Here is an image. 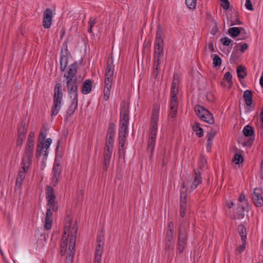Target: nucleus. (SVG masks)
<instances>
[{
    "label": "nucleus",
    "mask_w": 263,
    "mask_h": 263,
    "mask_svg": "<svg viewBox=\"0 0 263 263\" xmlns=\"http://www.w3.org/2000/svg\"><path fill=\"white\" fill-rule=\"evenodd\" d=\"M248 47V46L246 43L240 44V50L242 53L244 52L245 50L247 49Z\"/></svg>",
    "instance_id": "nucleus-54"
},
{
    "label": "nucleus",
    "mask_w": 263,
    "mask_h": 263,
    "mask_svg": "<svg viewBox=\"0 0 263 263\" xmlns=\"http://www.w3.org/2000/svg\"><path fill=\"white\" fill-rule=\"evenodd\" d=\"M61 171L60 163L55 162L52 168L53 175L51 182L52 185L56 186L58 184Z\"/></svg>",
    "instance_id": "nucleus-14"
},
{
    "label": "nucleus",
    "mask_w": 263,
    "mask_h": 263,
    "mask_svg": "<svg viewBox=\"0 0 263 263\" xmlns=\"http://www.w3.org/2000/svg\"><path fill=\"white\" fill-rule=\"evenodd\" d=\"M252 92L251 90H246L244 91L243 98L248 106H250L252 103Z\"/></svg>",
    "instance_id": "nucleus-26"
},
{
    "label": "nucleus",
    "mask_w": 263,
    "mask_h": 263,
    "mask_svg": "<svg viewBox=\"0 0 263 263\" xmlns=\"http://www.w3.org/2000/svg\"><path fill=\"white\" fill-rule=\"evenodd\" d=\"M52 213L49 209H47L45 220L44 227L47 230H50L52 225Z\"/></svg>",
    "instance_id": "nucleus-20"
},
{
    "label": "nucleus",
    "mask_w": 263,
    "mask_h": 263,
    "mask_svg": "<svg viewBox=\"0 0 263 263\" xmlns=\"http://www.w3.org/2000/svg\"><path fill=\"white\" fill-rule=\"evenodd\" d=\"M63 92L60 84L55 85L53 90V105L51 107L52 116H57L60 112L63 105Z\"/></svg>",
    "instance_id": "nucleus-5"
},
{
    "label": "nucleus",
    "mask_w": 263,
    "mask_h": 263,
    "mask_svg": "<svg viewBox=\"0 0 263 263\" xmlns=\"http://www.w3.org/2000/svg\"><path fill=\"white\" fill-rule=\"evenodd\" d=\"M235 204H236L237 209L244 210L248 205L247 198H237L236 202L235 201H233L230 203L228 202L227 205L229 208H230Z\"/></svg>",
    "instance_id": "nucleus-18"
},
{
    "label": "nucleus",
    "mask_w": 263,
    "mask_h": 263,
    "mask_svg": "<svg viewBox=\"0 0 263 263\" xmlns=\"http://www.w3.org/2000/svg\"><path fill=\"white\" fill-rule=\"evenodd\" d=\"M242 139V138H241L239 140V142L240 143H241L243 146H246V144L245 143H243V142H241V140Z\"/></svg>",
    "instance_id": "nucleus-64"
},
{
    "label": "nucleus",
    "mask_w": 263,
    "mask_h": 263,
    "mask_svg": "<svg viewBox=\"0 0 263 263\" xmlns=\"http://www.w3.org/2000/svg\"><path fill=\"white\" fill-rule=\"evenodd\" d=\"M129 124V107L125 104H122L120 110V128L128 130Z\"/></svg>",
    "instance_id": "nucleus-10"
},
{
    "label": "nucleus",
    "mask_w": 263,
    "mask_h": 263,
    "mask_svg": "<svg viewBox=\"0 0 263 263\" xmlns=\"http://www.w3.org/2000/svg\"><path fill=\"white\" fill-rule=\"evenodd\" d=\"M92 83L89 79L86 80L82 84V92L84 95L88 94L91 90Z\"/></svg>",
    "instance_id": "nucleus-24"
},
{
    "label": "nucleus",
    "mask_w": 263,
    "mask_h": 263,
    "mask_svg": "<svg viewBox=\"0 0 263 263\" xmlns=\"http://www.w3.org/2000/svg\"><path fill=\"white\" fill-rule=\"evenodd\" d=\"M34 142L27 141L24 153L23 155L21 161L31 163L33 156Z\"/></svg>",
    "instance_id": "nucleus-12"
},
{
    "label": "nucleus",
    "mask_w": 263,
    "mask_h": 263,
    "mask_svg": "<svg viewBox=\"0 0 263 263\" xmlns=\"http://www.w3.org/2000/svg\"><path fill=\"white\" fill-rule=\"evenodd\" d=\"M259 83L261 86L263 88V76H262L260 78Z\"/></svg>",
    "instance_id": "nucleus-63"
},
{
    "label": "nucleus",
    "mask_w": 263,
    "mask_h": 263,
    "mask_svg": "<svg viewBox=\"0 0 263 263\" xmlns=\"http://www.w3.org/2000/svg\"><path fill=\"white\" fill-rule=\"evenodd\" d=\"M232 79V76L231 73L230 72H227L224 75L223 81L222 82V85L227 88H231L233 85Z\"/></svg>",
    "instance_id": "nucleus-22"
},
{
    "label": "nucleus",
    "mask_w": 263,
    "mask_h": 263,
    "mask_svg": "<svg viewBox=\"0 0 263 263\" xmlns=\"http://www.w3.org/2000/svg\"><path fill=\"white\" fill-rule=\"evenodd\" d=\"M205 97L207 101L209 102H214L215 100V95L212 91L207 92Z\"/></svg>",
    "instance_id": "nucleus-42"
},
{
    "label": "nucleus",
    "mask_w": 263,
    "mask_h": 263,
    "mask_svg": "<svg viewBox=\"0 0 263 263\" xmlns=\"http://www.w3.org/2000/svg\"><path fill=\"white\" fill-rule=\"evenodd\" d=\"M47 133L46 131H41L40 134V137L42 139L41 141H45V138L46 137Z\"/></svg>",
    "instance_id": "nucleus-58"
},
{
    "label": "nucleus",
    "mask_w": 263,
    "mask_h": 263,
    "mask_svg": "<svg viewBox=\"0 0 263 263\" xmlns=\"http://www.w3.org/2000/svg\"><path fill=\"white\" fill-rule=\"evenodd\" d=\"M180 215L182 218H183L185 215V210H180Z\"/></svg>",
    "instance_id": "nucleus-61"
},
{
    "label": "nucleus",
    "mask_w": 263,
    "mask_h": 263,
    "mask_svg": "<svg viewBox=\"0 0 263 263\" xmlns=\"http://www.w3.org/2000/svg\"><path fill=\"white\" fill-rule=\"evenodd\" d=\"M178 93V88H171V98H177Z\"/></svg>",
    "instance_id": "nucleus-51"
},
{
    "label": "nucleus",
    "mask_w": 263,
    "mask_h": 263,
    "mask_svg": "<svg viewBox=\"0 0 263 263\" xmlns=\"http://www.w3.org/2000/svg\"><path fill=\"white\" fill-rule=\"evenodd\" d=\"M192 129L196 135L199 137H202L203 136V130L200 126L198 123H194L192 125Z\"/></svg>",
    "instance_id": "nucleus-29"
},
{
    "label": "nucleus",
    "mask_w": 263,
    "mask_h": 263,
    "mask_svg": "<svg viewBox=\"0 0 263 263\" xmlns=\"http://www.w3.org/2000/svg\"><path fill=\"white\" fill-rule=\"evenodd\" d=\"M228 32H229V33L230 34V35L232 37H235L239 35V34L240 32V30L239 28L234 27H232V28H230L229 29Z\"/></svg>",
    "instance_id": "nucleus-33"
},
{
    "label": "nucleus",
    "mask_w": 263,
    "mask_h": 263,
    "mask_svg": "<svg viewBox=\"0 0 263 263\" xmlns=\"http://www.w3.org/2000/svg\"><path fill=\"white\" fill-rule=\"evenodd\" d=\"M46 197H54L52 187L47 186L46 187Z\"/></svg>",
    "instance_id": "nucleus-44"
},
{
    "label": "nucleus",
    "mask_w": 263,
    "mask_h": 263,
    "mask_svg": "<svg viewBox=\"0 0 263 263\" xmlns=\"http://www.w3.org/2000/svg\"><path fill=\"white\" fill-rule=\"evenodd\" d=\"M34 137H35V133H34V132H30L29 134V136H28L27 141L28 142H34Z\"/></svg>",
    "instance_id": "nucleus-52"
},
{
    "label": "nucleus",
    "mask_w": 263,
    "mask_h": 263,
    "mask_svg": "<svg viewBox=\"0 0 263 263\" xmlns=\"http://www.w3.org/2000/svg\"><path fill=\"white\" fill-rule=\"evenodd\" d=\"M165 249L166 251L171 252L174 250V242L173 241H165Z\"/></svg>",
    "instance_id": "nucleus-41"
},
{
    "label": "nucleus",
    "mask_w": 263,
    "mask_h": 263,
    "mask_svg": "<svg viewBox=\"0 0 263 263\" xmlns=\"http://www.w3.org/2000/svg\"><path fill=\"white\" fill-rule=\"evenodd\" d=\"M185 4L188 8L194 9L197 5V0H185Z\"/></svg>",
    "instance_id": "nucleus-38"
},
{
    "label": "nucleus",
    "mask_w": 263,
    "mask_h": 263,
    "mask_svg": "<svg viewBox=\"0 0 263 263\" xmlns=\"http://www.w3.org/2000/svg\"><path fill=\"white\" fill-rule=\"evenodd\" d=\"M170 107L171 109L178 108L177 98H171L170 101Z\"/></svg>",
    "instance_id": "nucleus-39"
},
{
    "label": "nucleus",
    "mask_w": 263,
    "mask_h": 263,
    "mask_svg": "<svg viewBox=\"0 0 263 263\" xmlns=\"http://www.w3.org/2000/svg\"><path fill=\"white\" fill-rule=\"evenodd\" d=\"M260 173L262 178L263 179V160L261 162V168H260Z\"/></svg>",
    "instance_id": "nucleus-62"
},
{
    "label": "nucleus",
    "mask_w": 263,
    "mask_h": 263,
    "mask_svg": "<svg viewBox=\"0 0 263 263\" xmlns=\"http://www.w3.org/2000/svg\"><path fill=\"white\" fill-rule=\"evenodd\" d=\"M77 68L74 64H70L64 75L67 87L68 95L71 99L70 109L72 111L78 108V94L77 79L76 76Z\"/></svg>",
    "instance_id": "nucleus-2"
},
{
    "label": "nucleus",
    "mask_w": 263,
    "mask_h": 263,
    "mask_svg": "<svg viewBox=\"0 0 263 263\" xmlns=\"http://www.w3.org/2000/svg\"><path fill=\"white\" fill-rule=\"evenodd\" d=\"M220 42L223 45L228 46L231 44L232 41L228 37H224L220 40Z\"/></svg>",
    "instance_id": "nucleus-47"
},
{
    "label": "nucleus",
    "mask_w": 263,
    "mask_h": 263,
    "mask_svg": "<svg viewBox=\"0 0 263 263\" xmlns=\"http://www.w3.org/2000/svg\"><path fill=\"white\" fill-rule=\"evenodd\" d=\"M163 54V42L155 41V61L157 67L160 64L161 56Z\"/></svg>",
    "instance_id": "nucleus-15"
},
{
    "label": "nucleus",
    "mask_w": 263,
    "mask_h": 263,
    "mask_svg": "<svg viewBox=\"0 0 263 263\" xmlns=\"http://www.w3.org/2000/svg\"><path fill=\"white\" fill-rule=\"evenodd\" d=\"M213 66L217 67L220 66L221 65V60L219 56L217 54H215L213 59Z\"/></svg>",
    "instance_id": "nucleus-40"
},
{
    "label": "nucleus",
    "mask_w": 263,
    "mask_h": 263,
    "mask_svg": "<svg viewBox=\"0 0 263 263\" xmlns=\"http://www.w3.org/2000/svg\"><path fill=\"white\" fill-rule=\"evenodd\" d=\"M114 73V66L112 62L107 64L106 72L105 79L109 78L111 80H113V76Z\"/></svg>",
    "instance_id": "nucleus-27"
},
{
    "label": "nucleus",
    "mask_w": 263,
    "mask_h": 263,
    "mask_svg": "<svg viewBox=\"0 0 263 263\" xmlns=\"http://www.w3.org/2000/svg\"><path fill=\"white\" fill-rule=\"evenodd\" d=\"M261 191L259 188H255L254 190V194L255 197H260Z\"/></svg>",
    "instance_id": "nucleus-56"
},
{
    "label": "nucleus",
    "mask_w": 263,
    "mask_h": 263,
    "mask_svg": "<svg viewBox=\"0 0 263 263\" xmlns=\"http://www.w3.org/2000/svg\"><path fill=\"white\" fill-rule=\"evenodd\" d=\"M171 111L170 112V115L171 117H174L177 112V109H171Z\"/></svg>",
    "instance_id": "nucleus-59"
},
{
    "label": "nucleus",
    "mask_w": 263,
    "mask_h": 263,
    "mask_svg": "<svg viewBox=\"0 0 263 263\" xmlns=\"http://www.w3.org/2000/svg\"><path fill=\"white\" fill-rule=\"evenodd\" d=\"M242 132L244 136L246 137H251L253 135L254 133L253 128L249 125L245 126L243 129Z\"/></svg>",
    "instance_id": "nucleus-32"
},
{
    "label": "nucleus",
    "mask_w": 263,
    "mask_h": 263,
    "mask_svg": "<svg viewBox=\"0 0 263 263\" xmlns=\"http://www.w3.org/2000/svg\"><path fill=\"white\" fill-rule=\"evenodd\" d=\"M194 110L201 120L210 124L214 123L213 116L208 109L200 105H197L195 106Z\"/></svg>",
    "instance_id": "nucleus-7"
},
{
    "label": "nucleus",
    "mask_w": 263,
    "mask_h": 263,
    "mask_svg": "<svg viewBox=\"0 0 263 263\" xmlns=\"http://www.w3.org/2000/svg\"><path fill=\"white\" fill-rule=\"evenodd\" d=\"M232 160L236 164H239L243 162V158L241 155L236 153L234 155Z\"/></svg>",
    "instance_id": "nucleus-35"
},
{
    "label": "nucleus",
    "mask_w": 263,
    "mask_h": 263,
    "mask_svg": "<svg viewBox=\"0 0 263 263\" xmlns=\"http://www.w3.org/2000/svg\"><path fill=\"white\" fill-rule=\"evenodd\" d=\"M187 198H180V210H186Z\"/></svg>",
    "instance_id": "nucleus-46"
},
{
    "label": "nucleus",
    "mask_w": 263,
    "mask_h": 263,
    "mask_svg": "<svg viewBox=\"0 0 263 263\" xmlns=\"http://www.w3.org/2000/svg\"><path fill=\"white\" fill-rule=\"evenodd\" d=\"M47 206L48 207L47 209H49L50 212L51 210L54 212L58 210V203L55 201V198H48Z\"/></svg>",
    "instance_id": "nucleus-28"
},
{
    "label": "nucleus",
    "mask_w": 263,
    "mask_h": 263,
    "mask_svg": "<svg viewBox=\"0 0 263 263\" xmlns=\"http://www.w3.org/2000/svg\"><path fill=\"white\" fill-rule=\"evenodd\" d=\"M88 24L89 27H91V28H93V27L95 26L96 24V18L93 17H91L89 18Z\"/></svg>",
    "instance_id": "nucleus-55"
},
{
    "label": "nucleus",
    "mask_w": 263,
    "mask_h": 263,
    "mask_svg": "<svg viewBox=\"0 0 263 263\" xmlns=\"http://www.w3.org/2000/svg\"><path fill=\"white\" fill-rule=\"evenodd\" d=\"M31 163L21 161V168L19 170L16 179L15 187L17 189L21 188L23 182L25 179L26 174L29 171Z\"/></svg>",
    "instance_id": "nucleus-9"
},
{
    "label": "nucleus",
    "mask_w": 263,
    "mask_h": 263,
    "mask_svg": "<svg viewBox=\"0 0 263 263\" xmlns=\"http://www.w3.org/2000/svg\"><path fill=\"white\" fill-rule=\"evenodd\" d=\"M113 151V145H105L104 151V166L105 170H107L110 163V158Z\"/></svg>",
    "instance_id": "nucleus-17"
},
{
    "label": "nucleus",
    "mask_w": 263,
    "mask_h": 263,
    "mask_svg": "<svg viewBox=\"0 0 263 263\" xmlns=\"http://www.w3.org/2000/svg\"><path fill=\"white\" fill-rule=\"evenodd\" d=\"M105 242V238L103 234L101 232L98 233L97 237V245L95 249V256L94 263H101L102 255Z\"/></svg>",
    "instance_id": "nucleus-8"
},
{
    "label": "nucleus",
    "mask_w": 263,
    "mask_h": 263,
    "mask_svg": "<svg viewBox=\"0 0 263 263\" xmlns=\"http://www.w3.org/2000/svg\"><path fill=\"white\" fill-rule=\"evenodd\" d=\"M112 80L109 78L105 79V87L104 89V97L105 100L109 98L110 89L111 88V83Z\"/></svg>",
    "instance_id": "nucleus-21"
},
{
    "label": "nucleus",
    "mask_w": 263,
    "mask_h": 263,
    "mask_svg": "<svg viewBox=\"0 0 263 263\" xmlns=\"http://www.w3.org/2000/svg\"><path fill=\"white\" fill-rule=\"evenodd\" d=\"M27 126H26L25 123H22V125L18 128V139L17 140V145L18 146L22 145L25 136L27 132Z\"/></svg>",
    "instance_id": "nucleus-19"
},
{
    "label": "nucleus",
    "mask_w": 263,
    "mask_h": 263,
    "mask_svg": "<svg viewBox=\"0 0 263 263\" xmlns=\"http://www.w3.org/2000/svg\"><path fill=\"white\" fill-rule=\"evenodd\" d=\"M160 105L154 104L150 120V127L148 136L147 150L152 154L155 146L160 118Z\"/></svg>",
    "instance_id": "nucleus-3"
},
{
    "label": "nucleus",
    "mask_w": 263,
    "mask_h": 263,
    "mask_svg": "<svg viewBox=\"0 0 263 263\" xmlns=\"http://www.w3.org/2000/svg\"><path fill=\"white\" fill-rule=\"evenodd\" d=\"M174 223L172 221L169 222L167 230L165 235V241H173Z\"/></svg>",
    "instance_id": "nucleus-23"
},
{
    "label": "nucleus",
    "mask_w": 263,
    "mask_h": 263,
    "mask_svg": "<svg viewBox=\"0 0 263 263\" xmlns=\"http://www.w3.org/2000/svg\"><path fill=\"white\" fill-rule=\"evenodd\" d=\"M241 22L237 17L235 21H232L230 23L231 26H234L236 25H241Z\"/></svg>",
    "instance_id": "nucleus-57"
},
{
    "label": "nucleus",
    "mask_w": 263,
    "mask_h": 263,
    "mask_svg": "<svg viewBox=\"0 0 263 263\" xmlns=\"http://www.w3.org/2000/svg\"><path fill=\"white\" fill-rule=\"evenodd\" d=\"M177 82H178V80H176L174 78L172 82V83L171 88H178L177 87V86H178Z\"/></svg>",
    "instance_id": "nucleus-60"
},
{
    "label": "nucleus",
    "mask_w": 263,
    "mask_h": 263,
    "mask_svg": "<svg viewBox=\"0 0 263 263\" xmlns=\"http://www.w3.org/2000/svg\"><path fill=\"white\" fill-rule=\"evenodd\" d=\"M53 18L52 11L49 9H46L44 12L43 18V26L45 29L50 27Z\"/></svg>",
    "instance_id": "nucleus-16"
},
{
    "label": "nucleus",
    "mask_w": 263,
    "mask_h": 263,
    "mask_svg": "<svg viewBox=\"0 0 263 263\" xmlns=\"http://www.w3.org/2000/svg\"><path fill=\"white\" fill-rule=\"evenodd\" d=\"M245 7L249 10H253V7L250 0H246Z\"/></svg>",
    "instance_id": "nucleus-50"
},
{
    "label": "nucleus",
    "mask_w": 263,
    "mask_h": 263,
    "mask_svg": "<svg viewBox=\"0 0 263 263\" xmlns=\"http://www.w3.org/2000/svg\"><path fill=\"white\" fill-rule=\"evenodd\" d=\"M163 32L160 25H158L157 27L156 40L155 41L163 42Z\"/></svg>",
    "instance_id": "nucleus-31"
},
{
    "label": "nucleus",
    "mask_w": 263,
    "mask_h": 263,
    "mask_svg": "<svg viewBox=\"0 0 263 263\" xmlns=\"http://www.w3.org/2000/svg\"><path fill=\"white\" fill-rule=\"evenodd\" d=\"M128 134V130L119 129V153L120 157L124 155L126 138Z\"/></svg>",
    "instance_id": "nucleus-13"
},
{
    "label": "nucleus",
    "mask_w": 263,
    "mask_h": 263,
    "mask_svg": "<svg viewBox=\"0 0 263 263\" xmlns=\"http://www.w3.org/2000/svg\"><path fill=\"white\" fill-rule=\"evenodd\" d=\"M240 235L242 241H246L247 236L246 234V228L244 226L241 225L239 226V228Z\"/></svg>",
    "instance_id": "nucleus-37"
},
{
    "label": "nucleus",
    "mask_w": 263,
    "mask_h": 263,
    "mask_svg": "<svg viewBox=\"0 0 263 263\" xmlns=\"http://www.w3.org/2000/svg\"><path fill=\"white\" fill-rule=\"evenodd\" d=\"M52 143L51 138H47L45 141H40L36 149V157L37 159L42 160L41 167L43 170L45 167V160L48 155V149Z\"/></svg>",
    "instance_id": "nucleus-6"
},
{
    "label": "nucleus",
    "mask_w": 263,
    "mask_h": 263,
    "mask_svg": "<svg viewBox=\"0 0 263 263\" xmlns=\"http://www.w3.org/2000/svg\"><path fill=\"white\" fill-rule=\"evenodd\" d=\"M253 199L256 206L261 207L263 205V198H253Z\"/></svg>",
    "instance_id": "nucleus-45"
},
{
    "label": "nucleus",
    "mask_w": 263,
    "mask_h": 263,
    "mask_svg": "<svg viewBox=\"0 0 263 263\" xmlns=\"http://www.w3.org/2000/svg\"><path fill=\"white\" fill-rule=\"evenodd\" d=\"M237 77L239 79H243L247 75V73L244 68L242 66H239L237 68Z\"/></svg>",
    "instance_id": "nucleus-34"
},
{
    "label": "nucleus",
    "mask_w": 263,
    "mask_h": 263,
    "mask_svg": "<svg viewBox=\"0 0 263 263\" xmlns=\"http://www.w3.org/2000/svg\"><path fill=\"white\" fill-rule=\"evenodd\" d=\"M77 224L76 222L71 227L70 223L67 224L64 229L61 238V255L67 254L66 260L68 263L73 261L75 252V245L77 238Z\"/></svg>",
    "instance_id": "nucleus-1"
},
{
    "label": "nucleus",
    "mask_w": 263,
    "mask_h": 263,
    "mask_svg": "<svg viewBox=\"0 0 263 263\" xmlns=\"http://www.w3.org/2000/svg\"><path fill=\"white\" fill-rule=\"evenodd\" d=\"M198 163L199 167L200 168H202V167L205 166V165L206 163V159L204 157H200L198 160Z\"/></svg>",
    "instance_id": "nucleus-48"
},
{
    "label": "nucleus",
    "mask_w": 263,
    "mask_h": 263,
    "mask_svg": "<svg viewBox=\"0 0 263 263\" xmlns=\"http://www.w3.org/2000/svg\"><path fill=\"white\" fill-rule=\"evenodd\" d=\"M221 7L225 11L228 10L230 8V3L229 0H220Z\"/></svg>",
    "instance_id": "nucleus-43"
},
{
    "label": "nucleus",
    "mask_w": 263,
    "mask_h": 263,
    "mask_svg": "<svg viewBox=\"0 0 263 263\" xmlns=\"http://www.w3.org/2000/svg\"><path fill=\"white\" fill-rule=\"evenodd\" d=\"M246 241H242V244L237 248V253H241L242 252L246 249Z\"/></svg>",
    "instance_id": "nucleus-49"
},
{
    "label": "nucleus",
    "mask_w": 263,
    "mask_h": 263,
    "mask_svg": "<svg viewBox=\"0 0 263 263\" xmlns=\"http://www.w3.org/2000/svg\"><path fill=\"white\" fill-rule=\"evenodd\" d=\"M213 135H211L210 134L208 136V138L207 140V145L208 147L211 148L212 145Z\"/></svg>",
    "instance_id": "nucleus-53"
},
{
    "label": "nucleus",
    "mask_w": 263,
    "mask_h": 263,
    "mask_svg": "<svg viewBox=\"0 0 263 263\" xmlns=\"http://www.w3.org/2000/svg\"><path fill=\"white\" fill-rule=\"evenodd\" d=\"M202 182V178L200 172H195L194 175L185 180L180 190L181 197H186L187 194L193 191Z\"/></svg>",
    "instance_id": "nucleus-4"
},
{
    "label": "nucleus",
    "mask_w": 263,
    "mask_h": 263,
    "mask_svg": "<svg viewBox=\"0 0 263 263\" xmlns=\"http://www.w3.org/2000/svg\"><path fill=\"white\" fill-rule=\"evenodd\" d=\"M68 57L66 55H61L60 59V69L63 71L65 70L68 65Z\"/></svg>",
    "instance_id": "nucleus-30"
},
{
    "label": "nucleus",
    "mask_w": 263,
    "mask_h": 263,
    "mask_svg": "<svg viewBox=\"0 0 263 263\" xmlns=\"http://www.w3.org/2000/svg\"><path fill=\"white\" fill-rule=\"evenodd\" d=\"M115 141V133L112 129L107 131L105 145H113Z\"/></svg>",
    "instance_id": "nucleus-25"
},
{
    "label": "nucleus",
    "mask_w": 263,
    "mask_h": 263,
    "mask_svg": "<svg viewBox=\"0 0 263 263\" xmlns=\"http://www.w3.org/2000/svg\"><path fill=\"white\" fill-rule=\"evenodd\" d=\"M257 126L263 132V107L260 111V117L257 120Z\"/></svg>",
    "instance_id": "nucleus-36"
},
{
    "label": "nucleus",
    "mask_w": 263,
    "mask_h": 263,
    "mask_svg": "<svg viewBox=\"0 0 263 263\" xmlns=\"http://www.w3.org/2000/svg\"><path fill=\"white\" fill-rule=\"evenodd\" d=\"M187 240V231L184 228H180L177 240V250L179 253L183 252Z\"/></svg>",
    "instance_id": "nucleus-11"
}]
</instances>
